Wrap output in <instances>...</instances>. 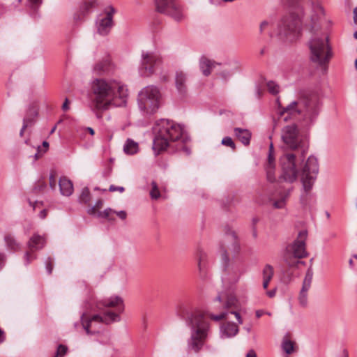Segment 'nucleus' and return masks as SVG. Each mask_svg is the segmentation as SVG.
Returning <instances> with one entry per match:
<instances>
[{"instance_id": "obj_59", "label": "nucleus", "mask_w": 357, "mask_h": 357, "mask_svg": "<svg viewBox=\"0 0 357 357\" xmlns=\"http://www.w3.org/2000/svg\"><path fill=\"white\" fill-rule=\"evenodd\" d=\"M98 211L93 206L87 210L89 215H96Z\"/></svg>"}, {"instance_id": "obj_32", "label": "nucleus", "mask_w": 357, "mask_h": 357, "mask_svg": "<svg viewBox=\"0 0 357 357\" xmlns=\"http://www.w3.org/2000/svg\"><path fill=\"white\" fill-rule=\"evenodd\" d=\"M313 274L314 273H313L312 268H311V266H310V267L307 268V270L306 271L305 276V278L303 282V285H302L303 287H306L308 289L310 288L311 283L312 281Z\"/></svg>"}, {"instance_id": "obj_50", "label": "nucleus", "mask_w": 357, "mask_h": 357, "mask_svg": "<svg viewBox=\"0 0 357 357\" xmlns=\"http://www.w3.org/2000/svg\"><path fill=\"white\" fill-rule=\"evenodd\" d=\"M289 6L293 8H299L301 0H288Z\"/></svg>"}, {"instance_id": "obj_6", "label": "nucleus", "mask_w": 357, "mask_h": 357, "mask_svg": "<svg viewBox=\"0 0 357 357\" xmlns=\"http://www.w3.org/2000/svg\"><path fill=\"white\" fill-rule=\"evenodd\" d=\"M282 145L284 151L301 150L302 157L304 158L308 149V143L305 135L301 133L296 123L284 126L282 130L281 135Z\"/></svg>"}, {"instance_id": "obj_64", "label": "nucleus", "mask_w": 357, "mask_h": 357, "mask_svg": "<svg viewBox=\"0 0 357 357\" xmlns=\"http://www.w3.org/2000/svg\"><path fill=\"white\" fill-rule=\"evenodd\" d=\"M354 22L357 24V7L354 9Z\"/></svg>"}, {"instance_id": "obj_7", "label": "nucleus", "mask_w": 357, "mask_h": 357, "mask_svg": "<svg viewBox=\"0 0 357 357\" xmlns=\"http://www.w3.org/2000/svg\"><path fill=\"white\" fill-rule=\"evenodd\" d=\"M328 38L314 37L309 41L310 59L319 66L327 64L332 57V50L328 43Z\"/></svg>"}, {"instance_id": "obj_38", "label": "nucleus", "mask_w": 357, "mask_h": 357, "mask_svg": "<svg viewBox=\"0 0 357 357\" xmlns=\"http://www.w3.org/2000/svg\"><path fill=\"white\" fill-rule=\"evenodd\" d=\"M68 347L60 344L58 345L54 357H63L68 352Z\"/></svg>"}, {"instance_id": "obj_46", "label": "nucleus", "mask_w": 357, "mask_h": 357, "mask_svg": "<svg viewBox=\"0 0 357 357\" xmlns=\"http://www.w3.org/2000/svg\"><path fill=\"white\" fill-rule=\"evenodd\" d=\"M227 314H228V312H223L220 313V314L215 315V314H209V316L212 320L220 321L222 319H226Z\"/></svg>"}, {"instance_id": "obj_62", "label": "nucleus", "mask_w": 357, "mask_h": 357, "mask_svg": "<svg viewBox=\"0 0 357 357\" xmlns=\"http://www.w3.org/2000/svg\"><path fill=\"white\" fill-rule=\"evenodd\" d=\"M245 357H257L256 352L253 349H250L246 354Z\"/></svg>"}, {"instance_id": "obj_27", "label": "nucleus", "mask_w": 357, "mask_h": 357, "mask_svg": "<svg viewBox=\"0 0 357 357\" xmlns=\"http://www.w3.org/2000/svg\"><path fill=\"white\" fill-rule=\"evenodd\" d=\"M139 149L138 144L132 139H128L123 146V151L126 154L133 155L137 153Z\"/></svg>"}, {"instance_id": "obj_19", "label": "nucleus", "mask_w": 357, "mask_h": 357, "mask_svg": "<svg viewBox=\"0 0 357 357\" xmlns=\"http://www.w3.org/2000/svg\"><path fill=\"white\" fill-rule=\"evenodd\" d=\"M38 115V110L37 107L33 105H30L23 119L22 127L20 131V137H22L24 135V131L26 128L33 126V125L36 123Z\"/></svg>"}, {"instance_id": "obj_61", "label": "nucleus", "mask_w": 357, "mask_h": 357, "mask_svg": "<svg viewBox=\"0 0 357 357\" xmlns=\"http://www.w3.org/2000/svg\"><path fill=\"white\" fill-rule=\"evenodd\" d=\"M5 260V255L3 253H0V270L4 265Z\"/></svg>"}, {"instance_id": "obj_56", "label": "nucleus", "mask_w": 357, "mask_h": 357, "mask_svg": "<svg viewBox=\"0 0 357 357\" xmlns=\"http://www.w3.org/2000/svg\"><path fill=\"white\" fill-rule=\"evenodd\" d=\"M268 24H269V22L266 20H264L263 22H261L260 24V26H259L260 33H262L266 29V28L268 26Z\"/></svg>"}, {"instance_id": "obj_25", "label": "nucleus", "mask_w": 357, "mask_h": 357, "mask_svg": "<svg viewBox=\"0 0 357 357\" xmlns=\"http://www.w3.org/2000/svg\"><path fill=\"white\" fill-rule=\"evenodd\" d=\"M215 64L218 63L204 56H202L199 59V68L202 74L206 77H208L211 73V70L215 67Z\"/></svg>"}, {"instance_id": "obj_1", "label": "nucleus", "mask_w": 357, "mask_h": 357, "mask_svg": "<svg viewBox=\"0 0 357 357\" xmlns=\"http://www.w3.org/2000/svg\"><path fill=\"white\" fill-rule=\"evenodd\" d=\"M278 106V114L284 117L285 122L298 120L303 128H310L316 121L319 114L321 101L315 93H305L296 100H294L287 106H282L279 98L276 100Z\"/></svg>"}, {"instance_id": "obj_57", "label": "nucleus", "mask_w": 357, "mask_h": 357, "mask_svg": "<svg viewBox=\"0 0 357 357\" xmlns=\"http://www.w3.org/2000/svg\"><path fill=\"white\" fill-rule=\"evenodd\" d=\"M69 104H70V101H69L68 98H66L65 100L62 105V107H61L63 111L66 112L69 109Z\"/></svg>"}, {"instance_id": "obj_15", "label": "nucleus", "mask_w": 357, "mask_h": 357, "mask_svg": "<svg viewBox=\"0 0 357 357\" xmlns=\"http://www.w3.org/2000/svg\"><path fill=\"white\" fill-rule=\"evenodd\" d=\"M306 237L307 231L305 230L300 231L298 238L291 244H289L286 247L285 251L291 253L297 258L306 257L307 255L305 250Z\"/></svg>"}, {"instance_id": "obj_9", "label": "nucleus", "mask_w": 357, "mask_h": 357, "mask_svg": "<svg viewBox=\"0 0 357 357\" xmlns=\"http://www.w3.org/2000/svg\"><path fill=\"white\" fill-rule=\"evenodd\" d=\"M160 98L161 94L157 86H147L138 93L139 107L148 114H153L160 107Z\"/></svg>"}, {"instance_id": "obj_36", "label": "nucleus", "mask_w": 357, "mask_h": 357, "mask_svg": "<svg viewBox=\"0 0 357 357\" xmlns=\"http://www.w3.org/2000/svg\"><path fill=\"white\" fill-rule=\"evenodd\" d=\"M275 166H266V177L269 182L274 183L276 181L278 182V180H276L275 176ZM277 188V185L275 186V188Z\"/></svg>"}, {"instance_id": "obj_52", "label": "nucleus", "mask_w": 357, "mask_h": 357, "mask_svg": "<svg viewBox=\"0 0 357 357\" xmlns=\"http://www.w3.org/2000/svg\"><path fill=\"white\" fill-rule=\"evenodd\" d=\"M33 9L38 8L43 3V0H28Z\"/></svg>"}, {"instance_id": "obj_51", "label": "nucleus", "mask_w": 357, "mask_h": 357, "mask_svg": "<svg viewBox=\"0 0 357 357\" xmlns=\"http://www.w3.org/2000/svg\"><path fill=\"white\" fill-rule=\"evenodd\" d=\"M109 191H110V192L119 191L120 192H123L125 191V188L123 186H115L114 185H111L109 188Z\"/></svg>"}, {"instance_id": "obj_60", "label": "nucleus", "mask_w": 357, "mask_h": 357, "mask_svg": "<svg viewBox=\"0 0 357 357\" xmlns=\"http://www.w3.org/2000/svg\"><path fill=\"white\" fill-rule=\"evenodd\" d=\"M275 294H276V289H271L270 291H268L266 292V294L267 296L269 297V298H273L275 296Z\"/></svg>"}, {"instance_id": "obj_13", "label": "nucleus", "mask_w": 357, "mask_h": 357, "mask_svg": "<svg viewBox=\"0 0 357 357\" xmlns=\"http://www.w3.org/2000/svg\"><path fill=\"white\" fill-rule=\"evenodd\" d=\"M161 58L152 52H144L142 54V61L139 68V73L143 77H149L155 73L161 65Z\"/></svg>"}, {"instance_id": "obj_45", "label": "nucleus", "mask_w": 357, "mask_h": 357, "mask_svg": "<svg viewBox=\"0 0 357 357\" xmlns=\"http://www.w3.org/2000/svg\"><path fill=\"white\" fill-rule=\"evenodd\" d=\"M56 173L54 171H51L49 178V183L51 189L54 190L56 188Z\"/></svg>"}, {"instance_id": "obj_23", "label": "nucleus", "mask_w": 357, "mask_h": 357, "mask_svg": "<svg viewBox=\"0 0 357 357\" xmlns=\"http://www.w3.org/2000/svg\"><path fill=\"white\" fill-rule=\"evenodd\" d=\"M61 194L64 196H70L73 192V182L66 176H61L59 181Z\"/></svg>"}, {"instance_id": "obj_42", "label": "nucleus", "mask_w": 357, "mask_h": 357, "mask_svg": "<svg viewBox=\"0 0 357 357\" xmlns=\"http://www.w3.org/2000/svg\"><path fill=\"white\" fill-rule=\"evenodd\" d=\"M259 222V218L257 217L252 218V221H251L252 234L255 239H256L257 238V225Z\"/></svg>"}, {"instance_id": "obj_33", "label": "nucleus", "mask_w": 357, "mask_h": 357, "mask_svg": "<svg viewBox=\"0 0 357 357\" xmlns=\"http://www.w3.org/2000/svg\"><path fill=\"white\" fill-rule=\"evenodd\" d=\"M114 210L111 208H107L103 211H98L97 212L96 216L99 218H105L109 221H114L115 218L113 216H110L111 213H113Z\"/></svg>"}, {"instance_id": "obj_35", "label": "nucleus", "mask_w": 357, "mask_h": 357, "mask_svg": "<svg viewBox=\"0 0 357 357\" xmlns=\"http://www.w3.org/2000/svg\"><path fill=\"white\" fill-rule=\"evenodd\" d=\"M308 288L303 287L299 294V303L303 307H306L307 304V291Z\"/></svg>"}, {"instance_id": "obj_34", "label": "nucleus", "mask_w": 357, "mask_h": 357, "mask_svg": "<svg viewBox=\"0 0 357 357\" xmlns=\"http://www.w3.org/2000/svg\"><path fill=\"white\" fill-rule=\"evenodd\" d=\"M273 275V267L270 264H266L263 269V280L271 281Z\"/></svg>"}, {"instance_id": "obj_12", "label": "nucleus", "mask_w": 357, "mask_h": 357, "mask_svg": "<svg viewBox=\"0 0 357 357\" xmlns=\"http://www.w3.org/2000/svg\"><path fill=\"white\" fill-rule=\"evenodd\" d=\"M120 319H121L119 313L114 312L110 310H107L105 312L103 316L100 314H94L89 318H86L85 313H83L81 316L82 326L88 335H93L95 333L90 329L91 323L93 321L104 323L108 325L113 322L119 321Z\"/></svg>"}, {"instance_id": "obj_44", "label": "nucleus", "mask_w": 357, "mask_h": 357, "mask_svg": "<svg viewBox=\"0 0 357 357\" xmlns=\"http://www.w3.org/2000/svg\"><path fill=\"white\" fill-rule=\"evenodd\" d=\"M319 20V17L317 14H314L311 16V24H310V31L314 32L319 29V26L317 25V22Z\"/></svg>"}, {"instance_id": "obj_16", "label": "nucleus", "mask_w": 357, "mask_h": 357, "mask_svg": "<svg viewBox=\"0 0 357 357\" xmlns=\"http://www.w3.org/2000/svg\"><path fill=\"white\" fill-rule=\"evenodd\" d=\"M96 1H84L74 13L73 20L77 24L82 23L85 20V17L89 15L92 9L96 6Z\"/></svg>"}, {"instance_id": "obj_55", "label": "nucleus", "mask_w": 357, "mask_h": 357, "mask_svg": "<svg viewBox=\"0 0 357 357\" xmlns=\"http://www.w3.org/2000/svg\"><path fill=\"white\" fill-rule=\"evenodd\" d=\"M231 314H233L235 315L236 318V320L238 321V323L239 324H243V319L241 318V316L239 312H236V311H231L229 312Z\"/></svg>"}, {"instance_id": "obj_14", "label": "nucleus", "mask_w": 357, "mask_h": 357, "mask_svg": "<svg viewBox=\"0 0 357 357\" xmlns=\"http://www.w3.org/2000/svg\"><path fill=\"white\" fill-rule=\"evenodd\" d=\"M156 10L172 17L177 22L183 19V14L180 5L176 0H154Z\"/></svg>"}, {"instance_id": "obj_37", "label": "nucleus", "mask_w": 357, "mask_h": 357, "mask_svg": "<svg viewBox=\"0 0 357 357\" xmlns=\"http://www.w3.org/2000/svg\"><path fill=\"white\" fill-rule=\"evenodd\" d=\"M152 189L150 191V197L153 199H157L160 197V192L158 189L157 183L155 181H152L151 183Z\"/></svg>"}, {"instance_id": "obj_47", "label": "nucleus", "mask_w": 357, "mask_h": 357, "mask_svg": "<svg viewBox=\"0 0 357 357\" xmlns=\"http://www.w3.org/2000/svg\"><path fill=\"white\" fill-rule=\"evenodd\" d=\"M36 258V255L32 253H30L29 252H26L24 254V264L25 265H28L31 263V261L35 259Z\"/></svg>"}, {"instance_id": "obj_41", "label": "nucleus", "mask_w": 357, "mask_h": 357, "mask_svg": "<svg viewBox=\"0 0 357 357\" xmlns=\"http://www.w3.org/2000/svg\"><path fill=\"white\" fill-rule=\"evenodd\" d=\"M221 144L224 146L230 147L232 150H236V146L233 139L230 137H225L222 138Z\"/></svg>"}, {"instance_id": "obj_4", "label": "nucleus", "mask_w": 357, "mask_h": 357, "mask_svg": "<svg viewBox=\"0 0 357 357\" xmlns=\"http://www.w3.org/2000/svg\"><path fill=\"white\" fill-rule=\"evenodd\" d=\"M282 172L278 178L275 192L278 199L273 202L275 208H284L286 201L289 197L293 187H285L283 183L291 184L298 177V170L296 166V155L294 153H284L280 158Z\"/></svg>"}, {"instance_id": "obj_54", "label": "nucleus", "mask_w": 357, "mask_h": 357, "mask_svg": "<svg viewBox=\"0 0 357 357\" xmlns=\"http://www.w3.org/2000/svg\"><path fill=\"white\" fill-rule=\"evenodd\" d=\"M266 166H275V157L274 154H268V164Z\"/></svg>"}, {"instance_id": "obj_8", "label": "nucleus", "mask_w": 357, "mask_h": 357, "mask_svg": "<svg viewBox=\"0 0 357 357\" xmlns=\"http://www.w3.org/2000/svg\"><path fill=\"white\" fill-rule=\"evenodd\" d=\"M302 22L298 15L291 14L284 17L278 24V35L280 38L292 43L301 34Z\"/></svg>"}, {"instance_id": "obj_18", "label": "nucleus", "mask_w": 357, "mask_h": 357, "mask_svg": "<svg viewBox=\"0 0 357 357\" xmlns=\"http://www.w3.org/2000/svg\"><path fill=\"white\" fill-rule=\"evenodd\" d=\"M188 76L181 70H177L175 74V86L180 98L188 96Z\"/></svg>"}, {"instance_id": "obj_22", "label": "nucleus", "mask_w": 357, "mask_h": 357, "mask_svg": "<svg viewBox=\"0 0 357 357\" xmlns=\"http://www.w3.org/2000/svg\"><path fill=\"white\" fill-rule=\"evenodd\" d=\"M234 135L245 146H248L252 137L251 132L245 128H234Z\"/></svg>"}, {"instance_id": "obj_24", "label": "nucleus", "mask_w": 357, "mask_h": 357, "mask_svg": "<svg viewBox=\"0 0 357 357\" xmlns=\"http://www.w3.org/2000/svg\"><path fill=\"white\" fill-rule=\"evenodd\" d=\"M238 327L234 322H227L220 327V332L226 337H231L238 333Z\"/></svg>"}, {"instance_id": "obj_39", "label": "nucleus", "mask_w": 357, "mask_h": 357, "mask_svg": "<svg viewBox=\"0 0 357 357\" xmlns=\"http://www.w3.org/2000/svg\"><path fill=\"white\" fill-rule=\"evenodd\" d=\"M267 88L269 91L273 95H276L279 93V85L277 84L273 81H269L267 83Z\"/></svg>"}, {"instance_id": "obj_63", "label": "nucleus", "mask_w": 357, "mask_h": 357, "mask_svg": "<svg viewBox=\"0 0 357 357\" xmlns=\"http://www.w3.org/2000/svg\"><path fill=\"white\" fill-rule=\"evenodd\" d=\"M112 172V167H109L104 172H103V176L105 178H107L109 176L110 174Z\"/></svg>"}, {"instance_id": "obj_31", "label": "nucleus", "mask_w": 357, "mask_h": 357, "mask_svg": "<svg viewBox=\"0 0 357 357\" xmlns=\"http://www.w3.org/2000/svg\"><path fill=\"white\" fill-rule=\"evenodd\" d=\"M4 239L8 248L13 251H16L19 249L20 245L13 236L6 235Z\"/></svg>"}, {"instance_id": "obj_17", "label": "nucleus", "mask_w": 357, "mask_h": 357, "mask_svg": "<svg viewBox=\"0 0 357 357\" xmlns=\"http://www.w3.org/2000/svg\"><path fill=\"white\" fill-rule=\"evenodd\" d=\"M109 11L107 12L106 17L98 22L97 32L101 36H107L113 26V15L116 10L114 7L109 6Z\"/></svg>"}, {"instance_id": "obj_30", "label": "nucleus", "mask_w": 357, "mask_h": 357, "mask_svg": "<svg viewBox=\"0 0 357 357\" xmlns=\"http://www.w3.org/2000/svg\"><path fill=\"white\" fill-rule=\"evenodd\" d=\"M294 347L295 342L284 337L282 342V348L284 351L288 355L291 354L294 351Z\"/></svg>"}, {"instance_id": "obj_3", "label": "nucleus", "mask_w": 357, "mask_h": 357, "mask_svg": "<svg viewBox=\"0 0 357 357\" xmlns=\"http://www.w3.org/2000/svg\"><path fill=\"white\" fill-rule=\"evenodd\" d=\"M95 95L93 108L95 110H106L113 105L119 107L126 104L128 89L119 82H107L102 79H96L92 85Z\"/></svg>"}, {"instance_id": "obj_40", "label": "nucleus", "mask_w": 357, "mask_h": 357, "mask_svg": "<svg viewBox=\"0 0 357 357\" xmlns=\"http://www.w3.org/2000/svg\"><path fill=\"white\" fill-rule=\"evenodd\" d=\"M44 264L48 275H51L54 268V260L52 257H48L45 259Z\"/></svg>"}, {"instance_id": "obj_28", "label": "nucleus", "mask_w": 357, "mask_h": 357, "mask_svg": "<svg viewBox=\"0 0 357 357\" xmlns=\"http://www.w3.org/2000/svg\"><path fill=\"white\" fill-rule=\"evenodd\" d=\"M295 255L284 251L283 254V259L289 268H298L299 265V259Z\"/></svg>"}, {"instance_id": "obj_53", "label": "nucleus", "mask_w": 357, "mask_h": 357, "mask_svg": "<svg viewBox=\"0 0 357 357\" xmlns=\"http://www.w3.org/2000/svg\"><path fill=\"white\" fill-rule=\"evenodd\" d=\"M113 213L116 214V215L121 220H125L127 217V213L125 211H116L114 210Z\"/></svg>"}, {"instance_id": "obj_48", "label": "nucleus", "mask_w": 357, "mask_h": 357, "mask_svg": "<svg viewBox=\"0 0 357 357\" xmlns=\"http://www.w3.org/2000/svg\"><path fill=\"white\" fill-rule=\"evenodd\" d=\"M236 302V299L235 298H228L227 302L225 304V307L227 309H229V308L234 306Z\"/></svg>"}, {"instance_id": "obj_10", "label": "nucleus", "mask_w": 357, "mask_h": 357, "mask_svg": "<svg viewBox=\"0 0 357 357\" xmlns=\"http://www.w3.org/2000/svg\"><path fill=\"white\" fill-rule=\"evenodd\" d=\"M224 231V238L220 244V250L221 252L222 270L226 272L228 271L229 267V257L227 248L234 255H236L240 250V245L236 232L232 231L229 225L225 227Z\"/></svg>"}, {"instance_id": "obj_20", "label": "nucleus", "mask_w": 357, "mask_h": 357, "mask_svg": "<svg viewBox=\"0 0 357 357\" xmlns=\"http://www.w3.org/2000/svg\"><path fill=\"white\" fill-rule=\"evenodd\" d=\"M116 306L119 307V313L123 311V298L119 296H112L109 299H105L99 302L98 304V307L99 308L102 307H114Z\"/></svg>"}, {"instance_id": "obj_43", "label": "nucleus", "mask_w": 357, "mask_h": 357, "mask_svg": "<svg viewBox=\"0 0 357 357\" xmlns=\"http://www.w3.org/2000/svg\"><path fill=\"white\" fill-rule=\"evenodd\" d=\"M46 183L43 181H39L36 183L33 188V192L34 193H38L43 192L44 189L46 188Z\"/></svg>"}, {"instance_id": "obj_5", "label": "nucleus", "mask_w": 357, "mask_h": 357, "mask_svg": "<svg viewBox=\"0 0 357 357\" xmlns=\"http://www.w3.org/2000/svg\"><path fill=\"white\" fill-rule=\"evenodd\" d=\"M183 128L168 119L157 121L154 128L155 137L152 149L155 155H159L169 146V141L176 142L183 135Z\"/></svg>"}, {"instance_id": "obj_58", "label": "nucleus", "mask_w": 357, "mask_h": 357, "mask_svg": "<svg viewBox=\"0 0 357 357\" xmlns=\"http://www.w3.org/2000/svg\"><path fill=\"white\" fill-rule=\"evenodd\" d=\"M103 205V200L101 199H99L96 201L95 205L93 206L97 210L102 208Z\"/></svg>"}, {"instance_id": "obj_29", "label": "nucleus", "mask_w": 357, "mask_h": 357, "mask_svg": "<svg viewBox=\"0 0 357 357\" xmlns=\"http://www.w3.org/2000/svg\"><path fill=\"white\" fill-rule=\"evenodd\" d=\"M91 195L88 187H84L82 188L80 195L78 197L79 203L84 205L89 204L91 201Z\"/></svg>"}, {"instance_id": "obj_11", "label": "nucleus", "mask_w": 357, "mask_h": 357, "mask_svg": "<svg viewBox=\"0 0 357 357\" xmlns=\"http://www.w3.org/2000/svg\"><path fill=\"white\" fill-rule=\"evenodd\" d=\"M318 173L319 163L317 158L314 155H310L302 169L301 178L303 190L306 193L310 192L312 189Z\"/></svg>"}, {"instance_id": "obj_21", "label": "nucleus", "mask_w": 357, "mask_h": 357, "mask_svg": "<svg viewBox=\"0 0 357 357\" xmlns=\"http://www.w3.org/2000/svg\"><path fill=\"white\" fill-rule=\"evenodd\" d=\"M112 69L113 66L109 58H106L97 63L93 68L94 71L100 75L109 74Z\"/></svg>"}, {"instance_id": "obj_26", "label": "nucleus", "mask_w": 357, "mask_h": 357, "mask_svg": "<svg viewBox=\"0 0 357 357\" xmlns=\"http://www.w3.org/2000/svg\"><path fill=\"white\" fill-rule=\"evenodd\" d=\"M45 245V239L42 236L35 234L29 239L28 247L31 250L42 249Z\"/></svg>"}, {"instance_id": "obj_49", "label": "nucleus", "mask_w": 357, "mask_h": 357, "mask_svg": "<svg viewBox=\"0 0 357 357\" xmlns=\"http://www.w3.org/2000/svg\"><path fill=\"white\" fill-rule=\"evenodd\" d=\"M232 73L227 70H223L221 73H220L219 75L222 79H223L225 81L228 80V79L231 76Z\"/></svg>"}, {"instance_id": "obj_2", "label": "nucleus", "mask_w": 357, "mask_h": 357, "mask_svg": "<svg viewBox=\"0 0 357 357\" xmlns=\"http://www.w3.org/2000/svg\"><path fill=\"white\" fill-rule=\"evenodd\" d=\"M178 314L191 330L190 337L187 341L188 352L199 353L206 342L209 331L205 312L197 308L182 307Z\"/></svg>"}]
</instances>
